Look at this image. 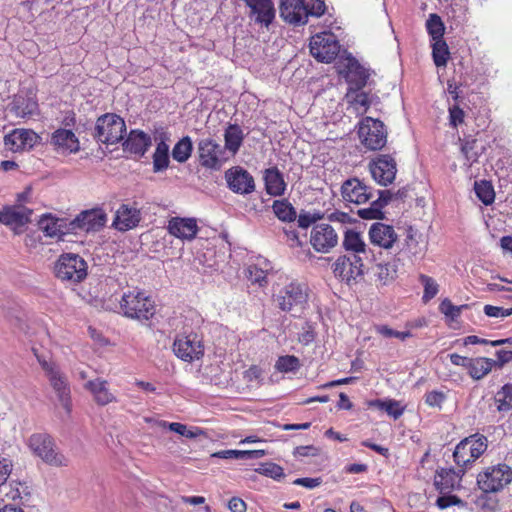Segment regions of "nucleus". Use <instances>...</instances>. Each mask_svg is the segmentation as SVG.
I'll use <instances>...</instances> for the list:
<instances>
[{"label": "nucleus", "instance_id": "obj_50", "mask_svg": "<svg viewBox=\"0 0 512 512\" xmlns=\"http://www.w3.org/2000/svg\"><path fill=\"white\" fill-rule=\"evenodd\" d=\"M375 330L385 338L395 337L401 339L402 341L412 336L410 331H396L387 325H378L375 327Z\"/></svg>", "mask_w": 512, "mask_h": 512}, {"label": "nucleus", "instance_id": "obj_23", "mask_svg": "<svg viewBox=\"0 0 512 512\" xmlns=\"http://www.w3.org/2000/svg\"><path fill=\"white\" fill-rule=\"evenodd\" d=\"M369 239L373 245L383 249H391L398 240L393 226L381 222L373 223L369 228Z\"/></svg>", "mask_w": 512, "mask_h": 512}, {"label": "nucleus", "instance_id": "obj_43", "mask_svg": "<svg viewBox=\"0 0 512 512\" xmlns=\"http://www.w3.org/2000/svg\"><path fill=\"white\" fill-rule=\"evenodd\" d=\"M474 189L477 197L484 205H490L494 202L495 192L490 182L485 180L475 182Z\"/></svg>", "mask_w": 512, "mask_h": 512}, {"label": "nucleus", "instance_id": "obj_62", "mask_svg": "<svg viewBox=\"0 0 512 512\" xmlns=\"http://www.w3.org/2000/svg\"><path fill=\"white\" fill-rule=\"evenodd\" d=\"M320 218H321L320 214L312 215L311 213H308V212L300 213V215L298 216V219H297L298 226L300 228L306 229L310 225L314 224Z\"/></svg>", "mask_w": 512, "mask_h": 512}, {"label": "nucleus", "instance_id": "obj_47", "mask_svg": "<svg viewBox=\"0 0 512 512\" xmlns=\"http://www.w3.org/2000/svg\"><path fill=\"white\" fill-rule=\"evenodd\" d=\"M159 427L166 428L168 427L169 430L184 436L189 439H193L197 436V433L193 432L192 430H189L185 424L178 423V422H172L168 423L166 421H159Z\"/></svg>", "mask_w": 512, "mask_h": 512}, {"label": "nucleus", "instance_id": "obj_36", "mask_svg": "<svg viewBox=\"0 0 512 512\" xmlns=\"http://www.w3.org/2000/svg\"><path fill=\"white\" fill-rule=\"evenodd\" d=\"M369 407H374L379 410L385 411L389 416L395 420L400 418L404 413V407L400 402L394 399L382 400L376 399L369 402Z\"/></svg>", "mask_w": 512, "mask_h": 512}, {"label": "nucleus", "instance_id": "obj_34", "mask_svg": "<svg viewBox=\"0 0 512 512\" xmlns=\"http://www.w3.org/2000/svg\"><path fill=\"white\" fill-rule=\"evenodd\" d=\"M494 367V360L486 357L472 358L467 369L469 376L474 380H480L489 374Z\"/></svg>", "mask_w": 512, "mask_h": 512}, {"label": "nucleus", "instance_id": "obj_30", "mask_svg": "<svg viewBox=\"0 0 512 512\" xmlns=\"http://www.w3.org/2000/svg\"><path fill=\"white\" fill-rule=\"evenodd\" d=\"M151 137L139 130H132L123 143L125 151L142 157L151 146Z\"/></svg>", "mask_w": 512, "mask_h": 512}, {"label": "nucleus", "instance_id": "obj_63", "mask_svg": "<svg viewBox=\"0 0 512 512\" xmlns=\"http://www.w3.org/2000/svg\"><path fill=\"white\" fill-rule=\"evenodd\" d=\"M497 360H494V366L498 368H502L505 364L512 361V351L511 350H498L496 351Z\"/></svg>", "mask_w": 512, "mask_h": 512}, {"label": "nucleus", "instance_id": "obj_33", "mask_svg": "<svg viewBox=\"0 0 512 512\" xmlns=\"http://www.w3.org/2000/svg\"><path fill=\"white\" fill-rule=\"evenodd\" d=\"M346 98L357 114L366 113L369 107L377 99V97H374L373 95L355 89L348 90Z\"/></svg>", "mask_w": 512, "mask_h": 512}, {"label": "nucleus", "instance_id": "obj_7", "mask_svg": "<svg viewBox=\"0 0 512 512\" xmlns=\"http://www.w3.org/2000/svg\"><path fill=\"white\" fill-rule=\"evenodd\" d=\"M512 482V468L504 463L487 467L477 475V484L484 493H496Z\"/></svg>", "mask_w": 512, "mask_h": 512}, {"label": "nucleus", "instance_id": "obj_57", "mask_svg": "<svg viewBox=\"0 0 512 512\" xmlns=\"http://www.w3.org/2000/svg\"><path fill=\"white\" fill-rule=\"evenodd\" d=\"M483 310L486 316L492 318H505L512 315V308L485 305Z\"/></svg>", "mask_w": 512, "mask_h": 512}, {"label": "nucleus", "instance_id": "obj_54", "mask_svg": "<svg viewBox=\"0 0 512 512\" xmlns=\"http://www.w3.org/2000/svg\"><path fill=\"white\" fill-rule=\"evenodd\" d=\"M305 2L307 3V18L309 16L320 17L325 13L324 0H305Z\"/></svg>", "mask_w": 512, "mask_h": 512}, {"label": "nucleus", "instance_id": "obj_42", "mask_svg": "<svg viewBox=\"0 0 512 512\" xmlns=\"http://www.w3.org/2000/svg\"><path fill=\"white\" fill-rule=\"evenodd\" d=\"M432 57L437 67L446 66L450 52L444 39L432 41Z\"/></svg>", "mask_w": 512, "mask_h": 512}, {"label": "nucleus", "instance_id": "obj_60", "mask_svg": "<svg viewBox=\"0 0 512 512\" xmlns=\"http://www.w3.org/2000/svg\"><path fill=\"white\" fill-rule=\"evenodd\" d=\"M169 163V154H153V171L155 173L166 170L169 167Z\"/></svg>", "mask_w": 512, "mask_h": 512}, {"label": "nucleus", "instance_id": "obj_28", "mask_svg": "<svg viewBox=\"0 0 512 512\" xmlns=\"http://www.w3.org/2000/svg\"><path fill=\"white\" fill-rule=\"evenodd\" d=\"M84 388L92 394L94 401L98 405L105 406L116 402V397L110 391L106 380L101 378L89 380L84 384Z\"/></svg>", "mask_w": 512, "mask_h": 512}, {"label": "nucleus", "instance_id": "obj_37", "mask_svg": "<svg viewBox=\"0 0 512 512\" xmlns=\"http://www.w3.org/2000/svg\"><path fill=\"white\" fill-rule=\"evenodd\" d=\"M37 102L32 98L19 97L13 102L12 111L21 118L31 117L36 114Z\"/></svg>", "mask_w": 512, "mask_h": 512}, {"label": "nucleus", "instance_id": "obj_8", "mask_svg": "<svg viewBox=\"0 0 512 512\" xmlns=\"http://www.w3.org/2000/svg\"><path fill=\"white\" fill-rule=\"evenodd\" d=\"M358 136L365 148L372 151L382 149L387 143L385 125L380 120L369 116L361 120Z\"/></svg>", "mask_w": 512, "mask_h": 512}, {"label": "nucleus", "instance_id": "obj_48", "mask_svg": "<svg viewBox=\"0 0 512 512\" xmlns=\"http://www.w3.org/2000/svg\"><path fill=\"white\" fill-rule=\"evenodd\" d=\"M259 472L267 477H270L274 480L280 481L285 477L284 470L281 466L275 463H265L262 464L259 468Z\"/></svg>", "mask_w": 512, "mask_h": 512}, {"label": "nucleus", "instance_id": "obj_51", "mask_svg": "<svg viewBox=\"0 0 512 512\" xmlns=\"http://www.w3.org/2000/svg\"><path fill=\"white\" fill-rule=\"evenodd\" d=\"M358 216L362 219H383L384 213L380 209V205L374 202L367 208L359 209L357 212Z\"/></svg>", "mask_w": 512, "mask_h": 512}, {"label": "nucleus", "instance_id": "obj_58", "mask_svg": "<svg viewBox=\"0 0 512 512\" xmlns=\"http://www.w3.org/2000/svg\"><path fill=\"white\" fill-rule=\"evenodd\" d=\"M450 125L456 128L464 122L465 113L458 105H452L448 109Z\"/></svg>", "mask_w": 512, "mask_h": 512}, {"label": "nucleus", "instance_id": "obj_3", "mask_svg": "<svg viewBox=\"0 0 512 512\" xmlns=\"http://www.w3.org/2000/svg\"><path fill=\"white\" fill-rule=\"evenodd\" d=\"M28 446L45 463L55 467L68 466V458L62 454L53 440L47 433H34L28 439Z\"/></svg>", "mask_w": 512, "mask_h": 512}, {"label": "nucleus", "instance_id": "obj_21", "mask_svg": "<svg viewBox=\"0 0 512 512\" xmlns=\"http://www.w3.org/2000/svg\"><path fill=\"white\" fill-rule=\"evenodd\" d=\"M280 17L293 25L307 22V3L305 0H280Z\"/></svg>", "mask_w": 512, "mask_h": 512}, {"label": "nucleus", "instance_id": "obj_59", "mask_svg": "<svg viewBox=\"0 0 512 512\" xmlns=\"http://www.w3.org/2000/svg\"><path fill=\"white\" fill-rule=\"evenodd\" d=\"M436 505L440 509H446L452 505L463 506L464 502L459 497H457L455 495H445L444 494V495L438 497V499L436 501Z\"/></svg>", "mask_w": 512, "mask_h": 512}, {"label": "nucleus", "instance_id": "obj_39", "mask_svg": "<svg viewBox=\"0 0 512 512\" xmlns=\"http://www.w3.org/2000/svg\"><path fill=\"white\" fill-rule=\"evenodd\" d=\"M272 209L280 221L292 222L297 218L295 208L286 199L275 200L272 205Z\"/></svg>", "mask_w": 512, "mask_h": 512}, {"label": "nucleus", "instance_id": "obj_11", "mask_svg": "<svg viewBox=\"0 0 512 512\" xmlns=\"http://www.w3.org/2000/svg\"><path fill=\"white\" fill-rule=\"evenodd\" d=\"M40 361V364L45 371L50 385L54 389L59 402L67 413L71 411V398H70V387L66 376L60 371L59 367L54 363L47 361Z\"/></svg>", "mask_w": 512, "mask_h": 512}, {"label": "nucleus", "instance_id": "obj_9", "mask_svg": "<svg viewBox=\"0 0 512 512\" xmlns=\"http://www.w3.org/2000/svg\"><path fill=\"white\" fill-rule=\"evenodd\" d=\"M106 221L107 215L103 209L84 210L68 221L66 231H70V234L97 232L105 226Z\"/></svg>", "mask_w": 512, "mask_h": 512}, {"label": "nucleus", "instance_id": "obj_17", "mask_svg": "<svg viewBox=\"0 0 512 512\" xmlns=\"http://www.w3.org/2000/svg\"><path fill=\"white\" fill-rule=\"evenodd\" d=\"M310 244L315 251L328 253L338 244V235L331 225L316 224L311 230Z\"/></svg>", "mask_w": 512, "mask_h": 512}, {"label": "nucleus", "instance_id": "obj_22", "mask_svg": "<svg viewBox=\"0 0 512 512\" xmlns=\"http://www.w3.org/2000/svg\"><path fill=\"white\" fill-rule=\"evenodd\" d=\"M465 469L457 466L455 468H441L437 470L434 484L440 493L444 494L461 487V480L465 474Z\"/></svg>", "mask_w": 512, "mask_h": 512}, {"label": "nucleus", "instance_id": "obj_5", "mask_svg": "<svg viewBox=\"0 0 512 512\" xmlns=\"http://www.w3.org/2000/svg\"><path fill=\"white\" fill-rule=\"evenodd\" d=\"M87 262L78 254L64 253L55 263V276L72 284L80 283L87 276Z\"/></svg>", "mask_w": 512, "mask_h": 512}, {"label": "nucleus", "instance_id": "obj_32", "mask_svg": "<svg viewBox=\"0 0 512 512\" xmlns=\"http://www.w3.org/2000/svg\"><path fill=\"white\" fill-rule=\"evenodd\" d=\"M266 192L271 196H281L286 189L283 174L277 167L268 168L264 172Z\"/></svg>", "mask_w": 512, "mask_h": 512}, {"label": "nucleus", "instance_id": "obj_13", "mask_svg": "<svg viewBox=\"0 0 512 512\" xmlns=\"http://www.w3.org/2000/svg\"><path fill=\"white\" fill-rule=\"evenodd\" d=\"M175 355L185 362H193L204 355V346L196 333L178 335L173 343Z\"/></svg>", "mask_w": 512, "mask_h": 512}, {"label": "nucleus", "instance_id": "obj_40", "mask_svg": "<svg viewBox=\"0 0 512 512\" xmlns=\"http://www.w3.org/2000/svg\"><path fill=\"white\" fill-rule=\"evenodd\" d=\"M425 27L431 41L444 39L445 25L438 14L431 13L426 20Z\"/></svg>", "mask_w": 512, "mask_h": 512}, {"label": "nucleus", "instance_id": "obj_27", "mask_svg": "<svg viewBox=\"0 0 512 512\" xmlns=\"http://www.w3.org/2000/svg\"><path fill=\"white\" fill-rule=\"evenodd\" d=\"M346 81L349 84L348 90H361L369 78V72L355 58H348L346 65Z\"/></svg>", "mask_w": 512, "mask_h": 512}, {"label": "nucleus", "instance_id": "obj_35", "mask_svg": "<svg viewBox=\"0 0 512 512\" xmlns=\"http://www.w3.org/2000/svg\"><path fill=\"white\" fill-rule=\"evenodd\" d=\"M244 139L242 129L237 124H229L224 133L225 146L223 148L233 155L238 152Z\"/></svg>", "mask_w": 512, "mask_h": 512}, {"label": "nucleus", "instance_id": "obj_18", "mask_svg": "<svg viewBox=\"0 0 512 512\" xmlns=\"http://www.w3.org/2000/svg\"><path fill=\"white\" fill-rule=\"evenodd\" d=\"M341 194L346 202L363 204L372 198V188L358 178H349L343 182Z\"/></svg>", "mask_w": 512, "mask_h": 512}, {"label": "nucleus", "instance_id": "obj_49", "mask_svg": "<svg viewBox=\"0 0 512 512\" xmlns=\"http://www.w3.org/2000/svg\"><path fill=\"white\" fill-rule=\"evenodd\" d=\"M475 144V139H465L461 142V152L469 165L478 159V153L474 151Z\"/></svg>", "mask_w": 512, "mask_h": 512}, {"label": "nucleus", "instance_id": "obj_46", "mask_svg": "<svg viewBox=\"0 0 512 512\" xmlns=\"http://www.w3.org/2000/svg\"><path fill=\"white\" fill-rule=\"evenodd\" d=\"M497 410L507 412L512 408V384H505L496 397Z\"/></svg>", "mask_w": 512, "mask_h": 512}, {"label": "nucleus", "instance_id": "obj_2", "mask_svg": "<svg viewBox=\"0 0 512 512\" xmlns=\"http://www.w3.org/2000/svg\"><path fill=\"white\" fill-rule=\"evenodd\" d=\"M488 447L487 437L476 433L461 440L453 452L454 462L467 471Z\"/></svg>", "mask_w": 512, "mask_h": 512}, {"label": "nucleus", "instance_id": "obj_16", "mask_svg": "<svg viewBox=\"0 0 512 512\" xmlns=\"http://www.w3.org/2000/svg\"><path fill=\"white\" fill-rule=\"evenodd\" d=\"M228 188L240 195L251 194L255 191L253 176L241 166H234L225 172Z\"/></svg>", "mask_w": 512, "mask_h": 512}, {"label": "nucleus", "instance_id": "obj_29", "mask_svg": "<svg viewBox=\"0 0 512 512\" xmlns=\"http://www.w3.org/2000/svg\"><path fill=\"white\" fill-rule=\"evenodd\" d=\"M51 143L62 153H75L79 150V141L72 130H56L52 134Z\"/></svg>", "mask_w": 512, "mask_h": 512}, {"label": "nucleus", "instance_id": "obj_4", "mask_svg": "<svg viewBox=\"0 0 512 512\" xmlns=\"http://www.w3.org/2000/svg\"><path fill=\"white\" fill-rule=\"evenodd\" d=\"M307 299V287L297 282L285 285L274 295L277 307L284 312H291L294 316L304 310Z\"/></svg>", "mask_w": 512, "mask_h": 512}, {"label": "nucleus", "instance_id": "obj_61", "mask_svg": "<svg viewBox=\"0 0 512 512\" xmlns=\"http://www.w3.org/2000/svg\"><path fill=\"white\" fill-rule=\"evenodd\" d=\"M320 450L319 448L313 446V445H307V446H297L294 451L293 455L298 458L302 457H313L317 456L319 454Z\"/></svg>", "mask_w": 512, "mask_h": 512}, {"label": "nucleus", "instance_id": "obj_56", "mask_svg": "<svg viewBox=\"0 0 512 512\" xmlns=\"http://www.w3.org/2000/svg\"><path fill=\"white\" fill-rule=\"evenodd\" d=\"M424 398H425V403L428 406L441 408L442 404L446 400V395L441 391L433 390V391L427 392L425 394Z\"/></svg>", "mask_w": 512, "mask_h": 512}, {"label": "nucleus", "instance_id": "obj_20", "mask_svg": "<svg viewBox=\"0 0 512 512\" xmlns=\"http://www.w3.org/2000/svg\"><path fill=\"white\" fill-rule=\"evenodd\" d=\"M167 231L182 241H192L196 238L199 227L195 218L176 216L168 221Z\"/></svg>", "mask_w": 512, "mask_h": 512}, {"label": "nucleus", "instance_id": "obj_38", "mask_svg": "<svg viewBox=\"0 0 512 512\" xmlns=\"http://www.w3.org/2000/svg\"><path fill=\"white\" fill-rule=\"evenodd\" d=\"M193 143L189 136L182 137L172 149V158L178 163H185L192 154Z\"/></svg>", "mask_w": 512, "mask_h": 512}, {"label": "nucleus", "instance_id": "obj_52", "mask_svg": "<svg viewBox=\"0 0 512 512\" xmlns=\"http://www.w3.org/2000/svg\"><path fill=\"white\" fill-rule=\"evenodd\" d=\"M466 307V305L455 306L449 299H444L440 304L441 312L451 319H456L459 317L462 309Z\"/></svg>", "mask_w": 512, "mask_h": 512}, {"label": "nucleus", "instance_id": "obj_14", "mask_svg": "<svg viewBox=\"0 0 512 512\" xmlns=\"http://www.w3.org/2000/svg\"><path fill=\"white\" fill-rule=\"evenodd\" d=\"M364 259L359 256L341 255L333 264V273L335 277L350 284L357 281L364 274Z\"/></svg>", "mask_w": 512, "mask_h": 512}, {"label": "nucleus", "instance_id": "obj_45", "mask_svg": "<svg viewBox=\"0 0 512 512\" xmlns=\"http://www.w3.org/2000/svg\"><path fill=\"white\" fill-rule=\"evenodd\" d=\"M419 281L421 282V284L424 287L422 301L424 303H428L439 292V285L432 277L427 276L425 274L419 275Z\"/></svg>", "mask_w": 512, "mask_h": 512}, {"label": "nucleus", "instance_id": "obj_12", "mask_svg": "<svg viewBox=\"0 0 512 512\" xmlns=\"http://www.w3.org/2000/svg\"><path fill=\"white\" fill-rule=\"evenodd\" d=\"M199 163L202 167L219 170L226 161L225 148L212 138H204L197 143Z\"/></svg>", "mask_w": 512, "mask_h": 512}, {"label": "nucleus", "instance_id": "obj_15", "mask_svg": "<svg viewBox=\"0 0 512 512\" xmlns=\"http://www.w3.org/2000/svg\"><path fill=\"white\" fill-rule=\"evenodd\" d=\"M369 170L379 185L388 186L395 180L397 163L391 155L379 154L370 161Z\"/></svg>", "mask_w": 512, "mask_h": 512}, {"label": "nucleus", "instance_id": "obj_55", "mask_svg": "<svg viewBox=\"0 0 512 512\" xmlns=\"http://www.w3.org/2000/svg\"><path fill=\"white\" fill-rule=\"evenodd\" d=\"M13 464L11 459L6 456L0 455V487L7 483V480L12 472Z\"/></svg>", "mask_w": 512, "mask_h": 512}, {"label": "nucleus", "instance_id": "obj_26", "mask_svg": "<svg viewBox=\"0 0 512 512\" xmlns=\"http://www.w3.org/2000/svg\"><path fill=\"white\" fill-rule=\"evenodd\" d=\"M32 210L22 206H5L0 210V223L5 225L24 226L30 222Z\"/></svg>", "mask_w": 512, "mask_h": 512}, {"label": "nucleus", "instance_id": "obj_24", "mask_svg": "<svg viewBox=\"0 0 512 512\" xmlns=\"http://www.w3.org/2000/svg\"><path fill=\"white\" fill-rule=\"evenodd\" d=\"M140 221L141 212L138 208L121 204L116 211L112 226L118 231L125 232L137 227Z\"/></svg>", "mask_w": 512, "mask_h": 512}, {"label": "nucleus", "instance_id": "obj_10", "mask_svg": "<svg viewBox=\"0 0 512 512\" xmlns=\"http://www.w3.org/2000/svg\"><path fill=\"white\" fill-rule=\"evenodd\" d=\"M310 53L320 62L330 63L339 53L340 45L332 33L322 32L311 37Z\"/></svg>", "mask_w": 512, "mask_h": 512}, {"label": "nucleus", "instance_id": "obj_64", "mask_svg": "<svg viewBox=\"0 0 512 512\" xmlns=\"http://www.w3.org/2000/svg\"><path fill=\"white\" fill-rule=\"evenodd\" d=\"M322 483L321 478H297L293 481V484L303 486L307 489H313L318 487Z\"/></svg>", "mask_w": 512, "mask_h": 512}, {"label": "nucleus", "instance_id": "obj_1", "mask_svg": "<svg viewBox=\"0 0 512 512\" xmlns=\"http://www.w3.org/2000/svg\"><path fill=\"white\" fill-rule=\"evenodd\" d=\"M119 303L124 316L140 322L150 320L156 313L154 300L138 289L124 292Z\"/></svg>", "mask_w": 512, "mask_h": 512}, {"label": "nucleus", "instance_id": "obj_31", "mask_svg": "<svg viewBox=\"0 0 512 512\" xmlns=\"http://www.w3.org/2000/svg\"><path fill=\"white\" fill-rule=\"evenodd\" d=\"M68 221L64 219H58L50 214L44 215L39 220V227L48 237L61 238L66 234H70V231H66Z\"/></svg>", "mask_w": 512, "mask_h": 512}, {"label": "nucleus", "instance_id": "obj_41", "mask_svg": "<svg viewBox=\"0 0 512 512\" xmlns=\"http://www.w3.org/2000/svg\"><path fill=\"white\" fill-rule=\"evenodd\" d=\"M397 273L398 263L396 260H393L391 262L379 264L377 266L376 276L383 285H387L397 278Z\"/></svg>", "mask_w": 512, "mask_h": 512}, {"label": "nucleus", "instance_id": "obj_44", "mask_svg": "<svg viewBox=\"0 0 512 512\" xmlns=\"http://www.w3.org/2000/svg\"><path fill=\"white\" fill-rule=\"evenodd\" d=\"M299 368L300 360L294 355L280 356L275 363V369L281 373H294Z\"/></svg>", "mask_w": 512, "mask_h": 512}, {"label": "nucleus", "instance_id": "obj_6", "mask_svg": "<svg viewBox=\"0 0 512 512\" xmlns=\"http://www.w3.org/2000/svg\"><path fill=\"white\" fill-rule=\"evenodd\" d=\"M125 133L124 119L114 113H106L96 121L94 138L98 142L113 145L120 142Z\"/></svg>", "mask_w": 512, "mask_h": 512}, {"label": "nucleus", "instance_id": "obj_25", "mask_svg": "<svg viewBox=\"0 0 512 512\" xmlns=\"http://www.w3.org/2000/svg\"><path fill=\"white\" fill-rule=\"evenodd\" d=\"M342 246L344 250L348 253L347 255H358L359 258L364 260H368L374 257L372 251L367 248V245L363 240L361 234L356 232L355 230H345Z\"/></svg>", "mask_w": 512, "mask_h": 512}, {"label": "nucleus", "instance_id": "obj_53", "mask_svg": "<svg viewBox=\"0 0 512 512\" xmlns=\"http://www.w3.org/2000/svg\"><path fill=\"white\" fill-rule=\"evenodd\" d=\"M267 270L259 268L257 265H250L248 267V279L252 283H257L262 286L266 283Z\"/></svg>", "mask_w": 512, "mask_h": 512}, {"label": "nucleus", "instance_id": "obj_19", "mask_svg": "<svg viewBox=\"0 0 512 512\" xmlns=\"http://www.w3.org/2000/svg\"><path fill=\"white\" fill-rule=\"evenodd\" d=\"M39 140V135L33 130L17 128L4 137V144L9 150L17 152L33 148Z\"/></svg>", "mask_w": 512, "mask_h": 512}]
</instances>
